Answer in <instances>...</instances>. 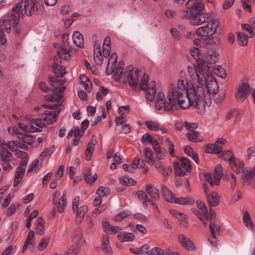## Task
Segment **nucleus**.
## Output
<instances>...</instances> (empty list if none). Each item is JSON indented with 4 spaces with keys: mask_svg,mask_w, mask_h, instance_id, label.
<instances>
[{
    "mask_svg": "<svg viewBox=\"0 0 255 255\" xmlns=\"http://www.w3.org/2000/svg\"><path fill=\"white\" fill-rule=\"evenodd\" d=\"M114 77L116 80H122L124 81L125 79V71L123 67L117 66L114 67V71L112 73Z\"/></svg>",
    "mask_w": 255,
    "mask_h": 255,
    "instance_id": "nucleus-35",
    "label": "nucleus"
},
{
    "mask_svg": "<svg viewBox=\"0 0 255 255\" xmlns=\"http://www.w3.org/2000/svg\"><path fill=\"white\" fill-rule=\"evenodd\" d=\"M23 2L17 3L11 9L10 15L7 19L0 21V47L4 49L7 39L4 33H9L11 31V26L14 27L19 22V17L23 16L24 9L23 8Z\"/></svg>",
    "mask_w": 255,
    "mask_h": 255,
    "instance_id": "nucleus-3",
    "label": "nucleus"
},
{
    "mask_svg": "<svg viewBox=\"0 0 255 255\" xmlns=\"http://www.w3.org/2000/svg\"><path fill=\"white\" fill-rule=\"evenodd\" d=\"M255 167L253 170H244L243 169L242 171L243 172L242 179L245 184L249 185L253 180H255Z\"/></svg>",
    "mask_w": 255,
    "mask_h": 255,
    "instance_id": "nucleus-23",
    "label": "nucleus"
},
{
    "mask_svg": "<svg viewBox=\"0 0 255 255\" xmlns=\"http://www.w3.org/2000/svg\"><path fill=\"white\" fill-rule=\"evenodd\" d=\"M95 231L93 220L91 218L87 219V228L86 233L88 235L93 234Z\"/></svg>",
    "mask_w": 255,
    "mask_h": 255,
    "instance_id": "nucleus-49",
    "label": "nucleus"
},
{
    "mask_svg": "<svg viewBox=\"0 0 255 255\" xmlns=\"http://www.w3.org/2000/svg\"><path fill=\"white\" fill-rule=\"evenodd\" d=\"M165 143L168 148L170 155L173 157L174 156V146L173 142L169 138H166L165 140Z\"/></svg>",
    "mask_w": 255,
    "mask_h": 255,
    "instance_id": "nucleus-57",
    "label": "nucleus"
},
{
    "mask_svg": "<svg viewBox=\"0 0 255 255\" xmlns=\"http://www.w3.org/2000/svg\"><path fill=\"white\" fill-rule=\"evenodd\" d=\"M222 174V167L220 164H218L215 168L213 176L210 173L206 172L204 173V177L211 186H214L219 184Z\"/></svg>",
    "mask_w": 255,
    "mask_h": 255,
    "instance_id": "nucleus-11",
    "label": "nucleus"
},
{
    "mask_svg": "<svg viewBox=\"0 0 255 255\" xmlns=\"http://www.w3.org/2000/svg\"><path fill=\"white\" fill-rule=\"evenodd\" d=\"M174 168L175 173L177 175H184L185 173V171H184V169L182 168L181 165L179 162L174 163Z\"/></svg>",
    "mask_w": 255,
    "mask_h": 255,
    "instance_id": "nucleus-60",
    "label": "nucleus"
},
{
    "mask_svg": "<svg viewBox=\"0 0 255 255\" xmlns=\"http://www.w3.org/2000/svg\"><path fill=\"white\" fill-rule=\"evenodd\" d=\"M145 125L149 130L153 131H157L160 127V124L154 121H146L145 122Z\"/></svg>",
    "mask_w": 255,
    "mask_h": 255,
    "instance_id": "nucleus-45",
    "label": "nucleus"
},
{
    "mask_svg": "<svg viewBox=\"0 0 255 255\" xmlns=\"http://www.w3.org/2000/svg\"><path fill=\"white\" fill-rule=\"evenodd\" d=\"M74 44L77 47L83 48L84 47V38L82 34L79 31H75L72 36Z\"/></svg>",
    "mask_w": 255,
    "mask_h": 255,
    "instance_id": "nucleus-27",
    "label": "nucleus"
},
{
    "mask_svg": "<svg viewBox=\"0 0 255 255\" xmlns=\"http://www.w3.org/2000/svg\"><path fill=\"white\" fill-rule=\"evenodd\" d=\"M38 5L36 0H24L25 14L28 16H31L34 14L41 13L42 10L38 8Z\"/></svg>",
    "mask_w": 255,
    "mask_h": 255,
    "instance_id": "nucleus-12",
    "label": "nucleus"
},
{
    "mask_svg": "<svg viewBox=\"0 0 255 255\" xmlns=\"http://www.w3.org/2000/svg\"><path fill=\"white\" fill-rule=\"evenodd\" d=\"M118 56L116 53H113L109 59L106 72L108 75H111L114 71V67L117 65Z\"/></svg>",
    "mask_w": 255,
    "mask_h": 255,
    "instance_id": "nucleus-25",
    "label": "nucleus"
},
{
    "mask_svg": "<svg viewBox=\"0 0 255 255\" xmlns=\"http://www.w3.org/2000/svg\"><path fill=\"white\" fill-rule=\"evenodd\" d=\"M169 212L172 216L177 218L183 226H187V219L184 214L175 209H170Z\"/></svg>",
    "mask_w": 255,
    "mask_h": 255,
    "instance_id": "nucleus-28",
    "label": "nucleus"
},
{
    "mask_svg": "<svg viewBox=\"0 0 255 255\" xmlns=\"http://www.w3.org/2000/svg\"><path fill=\"white\" fill-rule=\"evenodd\" d=\"M180 165L184 171H189L191 169L190 161L186 158H181L180 159Z\"/></svg>",
    "mask_w": 255,
    "mask_h": 255,
    "instance_id": "nucleus-53",
    "label": "nucleus"
},
{
    "mask_svg": "<svg viewBox=\"0 0 255 255\" xmlns=\"http://www.w3.org/2000/svg\"><path fill=\"white\" fill-rule=\"evenodd\" d=\"M190 53L197 64L187 66L189 79L186 72L181 70L175 84L170 85L165 93L158 92L155 102L157 110L171 111L191 107L202 114L206 106H210L211 96L219 92V85L213 72L203 67V55L200 50L193 47Z\"/></svg>",
    "mask_w": 255,
    "mask_h": 255,
    "instance_id": "nucleus-1",
    "label": "nucleus"
},
{
    "mask_svg": "<svg viewBox=\"0 0 255 255\" xmlns=\"http://www.w3.org/2000/svg\"><path fill=\"white\" fill-rule=\"evenodd\" d=\"M55 56H56L59 62H61V60H69L71 57L69 51L64 48L60 49Z\"/></svg>",
    "mask_w": 255,
    "mask_h": 255,
    "instance_id": "nucleus-38",
    "label": "nucleus"
},
{
    "mask_svg": "<svg viewBox=\"0 0 255 255\" xmlns=\"http://www.w3.org/2000/svg\"><path fill=\"white\" fill-rule=\"evenodd\" d=\"M137 195L139 199L142 201L143 207L145 209H147L148 207L147 202H150V200L146 194L142 191H139L137 192Z\"/></svg>",
    "mask_w": 255,
    "mask_h": 255,
    "instance_id": "nucleus-47",
    "label": "nucleus"
},
{
    "mask_svg": "<svg viewBox=\"0 0 255 255\" xmlns=\"http://www.w3.org/2000/svg\"><path fill=\"white\" fill-rule=\"evenodd\" d=\"M185 126L189 131H195L194 129L197 128L198 125L196 123H189L185 122Z\"/></svg>",
    "mask_w": 255,
    "mask_h": 255,
    "instance_id": "nucleus-64",
    "label": "nucleus"
},
{
    "mask_svg": "<svg viewBox=\"0 0 255 255\" xmlns=\"http://www.w3.org/2000/svg\"><path fill=\"white\" fill-rule=\"evenodd\" d=\"M147 93L146 95V98L149 101H152L155 97L156 94V84L154 81H152L150 83L148 87V83L147 84V88L146 89Z\"/></svg>",
    "mask_w": 255,
    "mask_h": 255,
    "instance_id": "nucleus-26",
    "label": "nucleus"
},
{
    "mask_svg": "<svg viewBox=\"0 0 255 255\" xmlns=\"http://www.w3.org/2000/svg\"><path fill=\"white\" fill-rule=\"evenodd\" d=\"M39 160L35 159L30 164L29 167L27 171V173L28 174L31 172L35 170L38 166Z\"/></svg>",
    "mask_w": 255,
    "mask_h": 255,
    "instance_id": "nucleus-62",
    "label": "nucleus"
},
{
    "mask_svg": "<svg viewBox=\"0 0 255 255\" xmlns=\"http://www.w3.org/2000/svg\"><path fill=\"white\" fill-rule=\"evenodd\" d=\"M60 109L57 111H46L41 115V118L31 119L27 120L30 122L26 125L18 123V127L22 130L29 132H36L42 131L41 128L45 127L47 125L52 124L56 121L55 118L59 115Z\"/></svg>",
    "mask_w": 255,
    "mask_h": 255,
    "instance_id": "nucleus-4",
    "label": "nucleus"
},
{
    "mask_svg": "<svg viewBox=\"0 0 255 255\" xmlns=\"http://www.w3.org/2000/svg\"><path fill=\"white\" fill-rule=\"evenodd\" d=\"M226 154L228 155V157H224V160L229 161L232 169L237 173L242 172L244 167L243 162L240 159L233 157L232 152H227Z\"/></svg>",
    "mask_w": 255,
    "mask_h": 255,
    "instance_id": "nucleus-13",
    "label": "nucleus"
},
{
    "mask_svg": "<svg viewBox=\"0 0 255 255\" xmlns=\"http://www.w3.org/2000/svg\"><path fill=\"white\" fill-rule=\"evenodd\" d=\"M96 143L97 140L96 139H92V140L88 143L85 152V159L86 160L89 161L91 159Z\"/></svg>",
    "mask_w": 255,
    "mask_h": 255,
    "instance_id": "nucleus-29",
    "label": "nucleus"
},
{
    "mask_svg": "<svg viewBox=\"0 0 255 255\" xmlns=\"http://www.w3.org/2000/svg\"><path fill=\"white\" fill-rule=\"evenodd\" d=\"M146 191L151 198L153 199H158L159 198V191L155 186L147 185L146 187Z\"/></svg>",
    "mask_w": 255,
    "mask_h": 255,
    "instance_id": "nucleus-32",
    "label": "nucleus"
},
{
    "mask_svg": "<svg viewBox=\"0 0 255 255\" xmlns=\"http://www.w3.org/2000/svg\"><path fill=\"white\" fill-rule=\"evenodd\" d=\"M66 195L67 191L64 190L62 196L59 198L58 202H56L58 211L60 213H62L64 211L66 206Z\"/></svg>",
    "mask_w": 255,
    "mask_h": 255,
    "instance_id": "nucleus-34",
    "label": "nucleus"
},
{
    "mask_svg": "<svg viewBox=\"0 0 255 255\" xmlns=\"http://www.w3.org/2000/svg\"><path fill=\"white\" fill-rule=\"evenodd\" d=\"M17 155L19 158L22 159L20 163L26 162V165L27 164L29 158L27 153H26L25 152L19 151L17 152Z\"/></svg>",
    "mask_w": 255,
    "mask_h": 255,
    "instance_id": "nucleus-61",
    "label": "nucleus"
},
{
    "mask_svg": "<svg viewBox=\"0 0 255 255\" xmlns=\"http://www.w3.org/2000/svg\"><path fill=\"white\" fill-rule=\"evenodd\" d=\"M72 242L73 246L68 251L67 254L68 255H77L80 250V244L82 242V233L80 231H78L76 234L73 236Z\"/></svg>",
    "mask_w": 255,
    "mask_h": 255,
    "instance_id": "nucleus-16",
    "label": "nucleus"
},
{
    "mask_svg": "<svg viewBox=\"0 0 255 255\" xmlns=\"http://www.w3.org/2000/svg\"><path fill=\"white\" fill-rule=\"evenodd\" d=\"M241 27L242 31H241V32H245L246 34H248L250 38H253L254 36L253 29L248 23L242 24Z\"/></svg>",
    "mask_w": 255,
    "mask_h": 255,
    "instance_id": "nucleus-48",
    "label": "nucleus"
},
{
    "mask_svg": "<svg viewBox=\"0 0 255 255\" xmlns=\"http://www.w3.org/2000/svg\"><path fill=\"white\" fill-rule=\"evenodd\" d=\"M238 42L240 45L242 46H246L248 44L249 39L250 38L248 34H246L245 32H238Z\"/></svg>",
    "mask_w": 255,
    "mask_h": 255,
    "instance_id": "nucleus-40",
    "label": "nucleus"
},
{
    "mask_svg": "<svg viewBox=\"0 0 255 255\" xmlns=\"http://www.w3.org/2000/svg\"><path fill=\"white\" fill-rule=\"evenodd\" d=\"M153 165H154L155 168L162 174L168 175L171 171L170 167L167 168V169L166 170L163 163L160 161H155Z\"/></svg>",
    "mask_w": 255,
    "mask_h": 255,
    "instance_id": "nucleus-41",
    "label": "nucleus"
},
{
    "mask_svg": "<svg viewBox=\"0 0 255 255\" xmlns=\"http://www.w3.org/2000/svg\"><path fill=\"white\" fill-rule=\"evenodd\" d=\"M143 157L144 160L149 165H153L154 164L155 160L153 159V153L149 147H145L143 149Z\"/></svg>",
    "mask_w": 255,
    "mask_h": 255,
    "instance_id": "nucleus-31",
    "label": "nucleus"
},
{
    "mask_svg": "<svg viewBox=\"0 0 255 255\" xmlns=\"http://www.w3.org/2000/svg\"><path fill=\"white\" fill-rule=\"evenodd\" d=\"M243 221L245 226L249 230L254 231L255 229V225L253 224L250 214L246 212L243 215Z\"/></svg>",
    "mask_w": 255,
    "mask_h": 255,
    "instance_id": "nucleus-30",
    "label": "nucleus"
},
{
    "mask_svg": "<svg viewBox=\"0 0 255 255\" xmlns=\"http://www.w3.org/2000/svg\"><path fill=\"white\" fill-rule=\"evenodd\" d=\"M110 189L106 187L101 186L98 188L97 190L96 193L102 197H105L108 195L110 193Z\"/></svg>",
    "mask_w": 255,
    "mask_h": 255,
    "instance_id": "nucleus-54",
    "label": "nucleus"
},
{
    "mask_svg": "<svg viewBox=\"0 0 255 255\" xmlns=\"http://www.w3.org/2000/svg\"><path fill=\"white\" fill-rule=\"evenodd\" d=\"M36 233L40 236L44 234L45 221L41 217H39L36 220Z\"/></svg>",
    "mask_w": 255,
    "mask_h": 255,
    "instance_id": "nucleus-42",
    "label": "nucleus"
},
{
    "mask_svg": "<svg viewBox=\"0 0 255 255\" xmlns=\"http://www.w3.org/2000/svg\"><path fill=\"white\" fill-rule=\"evenodd\" d=\"M15 253V250L12 245H9L1 253V255H12Z\"/></svg>",
    "mask_w": 255,
    "mask_h": 255,
    "instance_id": "nucleus-63",
    "label": "nucleus"
},
{
    "mask_svg": "<svg viewBox=\"0 0 255 255\" xmlns=\"http://www.w3.org/2000/svg\"><path fill=\"white\" fill-rule=\"evenodd\" d=\"M80 82L85 87L86 92L89 93L92 88V83L88 77L85 75H81L80 77Z\"/></svg>",
    "mask_w": 255,
    "mask_h": 255,
    "instance_id": "nucleus-39",
    "label": "nucleus"
},
{
    "mask_svg": "<svg viewBox=\"0 0 255 255\" xmlns=\"http://www.w3.org/2000/svg\"><path fill=\"white\" fill-rule=\"evenodd\" d=\"M178 240L180 245L189 251H194L196 247L192 241L183 235L178 236Z\"/></svg>",
    "mask_w": 255,
    "mask_h": 255,
    "instance_id": "nucleus-21",
    "label": "nucleus"
},
{
    "mask_svg": "<svg viewBox=\"0 0 255 255\" xmlns=\"http://www.w3.org/2000/svg\"><path fill=\"white\" fill-rule=\"evenodd\" d=\"M192 202L191 199L187 197H175L172 203H176L181 205H189Z\"/></svg>",
    "mask_w": 255,
    "mask_h": 255,
    "instance_id": "nucleus-46",
    "label": "nucleus"
},
{
    "mask_svg": "<svg viewBox=\"0 0 255 255\" xmlns=\"http://www.w3.org/2000/svg\"><path fill=\"white\" fill-rule=\"evenodd\" d=\"M204 192L206 194L207 200L208 205L210 207H215L217 206L220 202V197L218 193L215 192H212L208 193L207 186L203 184Z\"/></svg>",
    "mask_w": 255,
    "mask_h": 255,
    "instance_id": "nucleus-19",
    "label": "nucleus"
},
{
    "mask_svg": "<svg viewBox=\"0 0 255 255\" xmlns=\"http://www.w3.org/2000/svg\"><path fill=\"white\" fill-rule=\"evenodd\" d=\"M108 93V91L107 89L105 88L103 86L100 87V89L96 95V99L98 101H101L105 97Z\"/></svg>",
    "mask_w": 255,
    "mask_h": 255,
    "instance_id": "nucleus-52",
    "label": "nucleus"
},
{
    "mask_svg": "<svg viewBox=\"0 0 255 255\" xmlns=\"http://www.w3.org/2000/svg\"><path fill=\"white\" fill-rule=\"evenodd\" d=\"M129 215V212L123 211L114 217V220L117 222H121L123 219L128 217Z\"/></svg>",
    "mask_w": 255,
    "mask_h": 255,
    "instance_id": "nucleus-59",
    "label": "nucleus"
},
{
    "mask_svg": "<svg viewBox=\"0 0 255 255\" xmlns=\"http://www.w3.org/2000/svg\"><path fill=\"white\" fill-rule=\"evenodd\" d=\"M205 26L197 28L195 31L196 35L200 37H208L213 36L217 32L219 25L218 20L211 17L208 18Z\"/></svg>",
    "mask_w": 255,
    "mask_h": 255,
    "instance_id": "nucleus-7",
    "label": "nucleus"
},
{
    "mask_svg": "<svg viewBox=\"0 0 255 255\" xmlns=\"http://www.w3.org/2000/svg\"><path fill=\"white\" fill-rule=\"evenodd\" d=\"M0 155L1 158L0 164L3 170L7 172L10 171L12 169L10 163L13 159L12 154L7 149H3Z\"/></svg>",
    "mask_w": 255,
    "mask_h": 255,
    "instance_id": "nucleus-15",
    "label": "nucleus"
},
{
    "mask_svg": "<svg viewBox=\"0 0 255 255\" xmlns=\"http://www.w3.org/2000/svg\"><path fill=\"white\" fill-rule=\"evenodd\" d=\"M98 178V175L95 174L92 175L90 171L87 172L84 176L85 181L89 184H92Z\"/></svg>",
    "mask_w": 255,
    "mask_h": 255,
    "instance_id": "nucleus-51",
    "label": "nucleus"
},
{
    "mask_svg": "<svg viewBox=\"0 0 255 255\" xmlns=\"http://www.w3.org/2000/svg\"><path fill=\"white\" fill-rule=\"evenodd\" d=\"M226 140L224 139L219 138L214 143L208 144L206 147V151L209 153L219 154Z\"/></svg>",
    "mask_w": 255,
    "mask_h": 255,
    "instance_id": "nucleus-17",
    "label": "nucleus"
},
{
    "mask_svg": "<svg viewBox=\"0 0 255 255\" xmlns=\"http://www.w3.org/2000/svg\"><path fill=\"white\" fill-rule=\"evenodd\" d=\"M161 191L165 200L168 202L172 203L175 197L173 193L165 186L162 187Z\"/></svg>",
    "mask_w": 255,
    "mask_h": 255,
    "instance_id": "nucleus-36",
    "label": "nucleus"
},
{
    "mask_svg": "<svg viewBox=\"0 0 255 255\" xmlns=\"http://www.w3.org/2000/svg\"><path fill=\"white\" fill-rule=\"evenodd\" d=\"M214 220L212 221L209 220L210 222L209 224V229L214 238H216L219 235L220 227L219 225L214 223L213 222Z\"/></svg>",
    "mask_w": 255,
    "mask_h": 255,
    "instance_id": "nucleus-44",
    "label": "nucleus"
},
{
    "mask_svg": "<svg viewBox=\"0 0 255 255\" xmlns=\"http://www.w3.org/2000/svg\"><path fill=\"white\" fill-rule=\"evenodd\" d=\"M206 44L213 45L219 46L221 43V38L218 36H209L205 39Z\"/></svg>",
    "mask_w": 255,
    "mask_h": 255,
    "instance_id": "nucleus-43",
    "label": "nucleus"
},
{
    "mask_svg": "<svg viewBox=\"0 0 255 255\" xmlns=\"http://www.w3.org/2000/svg\"><path fill=\"white\" fill-rule=\"evenodd\" d=\"M202 11H196L188 13H183V17L189 19L190 20V23L192 25H200L204 22H206L208 18H211L207 16L206 14L202 13Z\"/></svg>",
    "mask_w": 255,
    "mask_h": 255,
    "instance_id": "nucleus-9",
    "label": "nucleus"
},
{
    "mask_svg": "<svg viewBox=\"0 0 255 255\" xmlns=\"http://www.w3.org/2000/svg\"><path fill=\"white\" fill-rule=\"evenodd\" d=\"M118 239L121 242H131L134 239V235L131 233L127 232H120L118 235Z\"/></svg>",
    "mask_w": 255,
    "mask_h": 255,
    "instance_id": "nucleus-33",
    "label": "nucleus"
},
{
    "mask_svg": "<svg viewBox=\"0 0 255 255\" xmlns=\"http://www.w3.org/2000/svg\"><path fill=\"white\" fill-rule=\"evenodd\" d=\"M7 131L11 134H17L18 138L25 143L29 144H31L33 143L32 136L27 134H21L19 132L18 128L16 127H10L8 128Z\"/></svg>",
    "mask_w": 255,
    "mask_h": 255,
    "instance_id": "nucleus-18",
    "label": "nucleus"
},
{
    "mask_svg": "<svg viewBox=\"0 0 255 255\" xmlns=\"http://www.w3.org/2000/svg\"><path fill=\"white\" fill-rule=\"evenodd\" d=\"M215 73L222 78H225L226 76V72L225 69L220 66H217L215 68Z\"/></svg>",
    "mask_w": 255,
    "mask_h": 255,
    "instance_id": "nucleus-56",
    "label": "nucleus"
},
{
    "mask_svg": "<svg viewBox=\"0 0 255 255\" xmlns=\"http://www.w3.org/2000/svg\"><path fill=\"white\" fill-rule=\"evenodd\" d=\"M88 211V207L86 205H82L77 208L73 212L76 214V222L79 224L81 223L83 218Z\"/></svg>",
    "mask_w": 255,
    "mask_h": 255,
    "instance_id": "nucleus-24",
    "label": "nucleus"
},
{
    "mask_svg": "<svg viewBox=\"0 0 255 255\" xmlns=\"http://www.w3.org/2000/svg\"><path fill=\"white\" fill-rule=\"evenodd\" d=\"M249 93V86L247 84H243L239 86L236 97L241 101H243L248 97Z\"/></svg>",
    "mask_w": 255,
    "mask_h": 255,
    "instance_id": "nucleus-22",
    "label": "nucleus"
},
{
    "mask_svg": "<svg viewBox=\"0 0 255 255\" xmlns=\"http://www.w3.org/2000/svg\"><path fill=\"white\" fill-rule=\"evenodd\" d=\"M26 167V162L20 163L16 169L14 174L13 186L16 187L22 179Z\"/></svg>",
    "mask_w": 255,
    "mask_h": 255,
    "instance_id": "nucleus-20",
    "label": "nucleus"
},
{
    "mask_svg": "<svg viewBox=\"0 0 255 255\" xmlns=\"http://www.w3.org/2000/svg\"><path fill=\"white\" fill-rule=\"evenodd\" d=\"M219 57V53L215 49H208L206 53L203 55V67L211 70L210 67L208 66V64H214L216 63Z\"/></svg>",
    "mask_w": 255,
    "mask_h": 255,
    "instance_id": "nucleus-10",
    "label": "nucleus"
},
{
    "mask_svg": "<svg viewBox=\"0 0 255 255\" xmlns=\"http://www.w3.org/2000/svg\"><path fill=\"white\" fill-rule=\"evenodd\" d=\"M124 83H128L130 87L146 89L148 83V75L140 71L132 65L128 66L125 70Z\"/></svg>",
    "mask_w": 255,
    "mask_h": 255,
    "instance_id": "nucleus-5",
    "label": "nucleus"
},
{
    "mask_svg": "<svg viewBox=\"0 0 255 255\" xmlns=\"http://www.w3.org/2000/svg\"><path fill=\"white\" fill-rule=\"evenodd\" d=\"M196 204L200 211L196 209H193L192 211L205 226L207 224V220L212 221L215 219L216 214L213 210L210 209L209 212H208L205 204L201 201H197Z\"/></svg>",
    "mask_w": 255,
    "mask_h": 255,
    "instance_id": "nucleus-8",
    "label": "nucleus"
},
{
    "mask_svg": "<svg viewBox=\"0 0 255 255\" xmlns=\"http://www.w3.org/2000/svg\"><path fill=\"white\" fill-rule=\"evenodd\" d=\"M163 250L158 247H154L150 249L147 252H146L147 255H162L163 253Z\"/></svg>",
    "mask_w": 255,
    "mask_h": 255,
    "instance_id": "nucleus-58",
    "label": "nucleus"
},
{
    "mask_svg": "<svg viewBox=\"0 0 255 255\" xmlns=\"http://www.w3.org/2000/svg\"><path fill=\"white\" fill-rule=\"evenodd\" d=\"M186 9L184 13L202 11L204 8L203 0H188L186 4Z\"/></svg>",
    "mask_w": 255,
    "mask_h": 255,
    "instance_id": "nucleus-14",
    "label": "nucleus"
},
{
    "mask_svg": "<svg viewBox=\"0 0 255 255\" xmlns=\"http://www.w3.org/2000/svg\"><path fill=\"white\" fill-rule=\"evenodd\" d=\"M50 242V238L48 237H43L40 241L39 244L38 246V250L39 251H43L45 250Z\"/></svg>",
    "mask_w": 255,
    "mask_h": 255,
    "instance_id": "nucleus-50",
    "label": "nucleus"
},
{
    "mask_svg": "<svg viewBox=\"0 0 255 255\" xmlns=\"http://www.w3.org/2000/svg\"><path fill=\"white\" fill-rule=\"evenodd\" d=\"M111 51V38L107 37L104 40L102 48L98 40H95L94 44V59L97 65H101L104 58L109 56Z\"/></svg>",
    "mask_w": 255,
    "mask_h": 255,
    "instance_id": "nucleus-6",
    "label": "nucleus"
},
{
    "mask_svg": "<svg viewBox=\"0 0 255 255\" xmlns=\"http://www.w3.org/2000/svg\"><path fill=\"white\" fill-rule=\"evenodd\" d=\"M120 182L122 184L127 185L128 186L134 185L136 182L132 178L125 176L120 178Z\"/></svg>",
    "mask_w": 255,
    "mask_h": 255,
    "instance_id": "nucleus-55",
    "label": "nucleus"
},
{
    "mask_svg": "<svg viewBox=\"0 0 255 255\" xmlns=\"http://www.w3.org/2000/svg\"><path fill=\"white\" fill-rule=\"evenodd\" d=\"M186 136L191 141L201 142L203 138L197 131H190L186 133Z\"/></svg>",
    "mask_w": 255,
    "mask_h": 255,
    "instance_id": "nucleus-37",
    "label": "nucleus"
},
{
    "mask_svg": "<svg viewBox=\"0 0 255 255\" xmlns=\"http://www.w3.org/2000/svg\"><path fill=\"white\" fill-rule=\"evenodd\" d=\"M53 59L54 63L52 65L51 68L53 72L56 74V77H51L49 78V80L50 85L55 88L52 90V94L45 96V99L49 101L58 102L63 98V93L66 90L65 86H62L60 88L56 87L58 85H62L65 83V80L58 79V77L63 76L67 72L65 68L59 64V62L56 56H54Z\"/></svg>",
    "mask_w": 255,
    "mask_h": 255,
    "instance_id": "nucleus-2",
    "label": "nucleus"
}]
</instances>
